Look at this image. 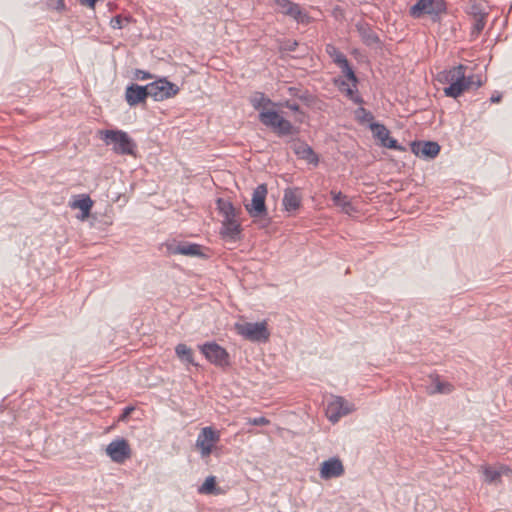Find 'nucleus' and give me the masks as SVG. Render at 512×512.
<instances>
[{"mask_svg":"<svg viewBox=\"0 0 512 512\" xmlns=\"http://www.w3.org/2000/svg\"><path fill=\"white\" fill-rule=\"evenodd\" d=\"M100 139L106 145H112V150L118 155H135L137 144L129 134L119 129L100 130Z\"/></svg>","mask_w":512,"mask_h":512,"instance_id":"obj_1","label":"nucleus"},{"mask_svg":"<svg viewBox=\"0 0 512 512\" xmlns=\"http://www.w3.org/2000/svg\"><path fill=\"white\" fill-rule=\"evenodd\" d=\"M446 11L447 6L444 0H418L410 7L409 14L415 19L428 15L432 21L436 22Z\"/></svg>","mask_w":512,"mask_h":512,"instance_id":"obj_2","label":"nucleus"},{"mask_svg":"<svg viewBox=\"0 0 512 512\" xmlns=\"http://www.w3.org/2000/svg\"><path fill=\"white\" fill-rule=\"evenodd\" d=\"M260 122L266 127L272 128L278 136L292 135L298 132L290 121L284 119L277 111L267 110L259 113Z\"/></svg>","mask_w":512,"mask_h":512,"instance_id":"obj_3","label":"nucleus"},{"mask_svg":"<svg viewBox=\"0 0 512 512\" xmlns=\"http://www.w3.org/2000/svg\"><path fill=\"white\" fill-rule=\"evenodd\" d=\"M236 330L239 335L255 343H266L270 338L266 321L236 324Z\"/></svg>","mask_w":512,"mask_h":512,"instance_id":"obj_4","label":"nucleus"},{"mask_svg":"<svg viewBox=\"0 0 512 512\" xmlns=\"http://www.w3.org/2000/svg\"><path fill=\"white\" fill-rule=\"evenodd\" d=\"M149 96L155 101H163L174 97L180 91V88L170 82L167 78L161 77L147 84Z\"/></svg>","mask_w":512,"mask_h":512,"instance_id":"obj_5","label":"nucleus"},{"mask_svg":"<svg viewBox=\"0 0 512 512\" xmlns=\"http://www.w3.org/2000/svg\"><path fill=\"white\" fill-rule=\"evenodd\" d=\"M201 353L213 365L226 368L230 366V356L225 348L214 341L206 342L199 346Z\"/></svg>","mask_w":512,"mask_h":512,"instance_id":"obj_6","label":"nucleus"},{"mask_svg":"<svg viewBox=\"0 0 512 512\" xmlns=\"http://www.w3.org/2000/svg\"><path fill=\"white\" fill-rule=\"evenodd\" d=\"M267 193L266 184H260L253 190L251 203L245 205V209L252 218L267 216L265 204Z\"/></svg>","mask_w":512,"mask_h":512,"instance_id":"obj_7","label":"nucleus"},{"mask_svg":"<svg viewBox=\"0 0 512 512\" xmlns=\"http://www.w3.org/2000/svg\"><path fill=\"white\" fill-rule=\"evenodd\" d=\"M464 71L466 66L459 64L449 69V86L444 88V94L447 97L457 98L465 91Z\"/></svg>","mask_w":512,"mask_h":512,"instance_id":"obj_8","label":"nucleus"},{"mask_svg":"<svg viewBox=\"0 0 512 512\" xmlns=\"http://www.w3.org/2000/svg\"><path fill=\"white\" fill-rule=\"evenodd\" d=\"M274 3L281 14L292 18L298 24H309L312 21L309 14L298 3L291 0H274Z\"/></svg>","mask_w":512,"mask_h":512,"instance_id":"obj_9","label":"nucleus"},{"mask_svg":"<svg viewBox=\"0 0 512 512\" xmlns=\"http://www.w3.org/2000/svg\"><path fill=\"white\" fill-rule=\"evenodd\" d=\"M220 440V433L212 427H204L196 439V447L200 450L202 457H207L211 454L213 446Z\"/></svg>","mask_w":512,"mask_h":512,"instance_id":"obj_10","label":"nucleus"},{"mask_svg":"<svg viewBox=\"0 0 512 512\" xmlns=\"http://www.w3.org/2000/svg\"><path fill=\"white\" fill-rule=\"evenodd\" d=\"M354 406L341 396H336L327 405L326 414L332 423H336L343 416L354 411Z\"/></svg>","mask_w":512,"mask_h":512,"instance_id":"obj_11","label":"nucleus"},{"mask_svg":"<svg viewBox=\"0 0 512 512\" xmlns=\"http://www.w3.org/2000/svg\"><path fill=\"white\" fill-rule=\"evenodd\" d=\"M106 453L113 462L123 463L131 456V449L126 439L118 438L107 445Z\"/></svg>","mask_w":512,"mask_h":512,"instance_id":"obj_12","label":"nucleus"},{"mask_svg":"<svg viewBox=\"0 0 512 512\" xmlns=\"http://www.w3.org/2000/svg\"><path fill=\"white\" fill-rule=\"evenodd\" d=\"M290 143L291 149L299 159L305 160L307 163L313 164L314 166L318 165V155L314 152L313 148L310 145H308L305 141L296 138L291 140Z\"/></svg>","mask_w":512,"mask_h":512,"instance_id":"obj_13","label":"nucleus"},{"mask_svg":"<svg viewBox=\"0 0 512 512\" xmlns=\"http://www.w3.org/2000/svg\"><path fill=\"white\" fill-rule=\"evenodd\" d=\"M167 251L172 255H185L191 257H205L202 252V246L196 243L189 242H175L167 244Z\"/></svg>","mask_w":512,"mask_h":512,"instance_id":"obj_14","label":"nucleus"},{"mask_svg":"<svg viewBox=\"0 0 512 512\" xmlns=\"http://www.w3.org/2000/svg\"><path fill=\"white\" fill-rule=\"evenodd\" d=\"M411 151L418 157L434 159L440 152V145L434 141H414Z\"/></svg>","mask_w":512,"mask_h":512,"instance_id":"obj_15","label":"nucleus"},{"mask_svg":"<svg viewBox=\"0 0 512 512\" xmlns=\"http://www.w3.org/2000/svg\"><path fill=\"white\" fill-rule=\"evenodd\" d=\"M147 97H149L147 85L142 86L136 83H131L126 87L125 100L131 107L145 102Z\"/></svg>","mask_w":512,"mask_h":512,"instance_id":"obj_16","label":"nucleus"},{"mask_svg":"<svg viewBox=\"0 0 512 512\" xmlns=\"http://www.w3.org/2000/svg\"><path fill=\"white\" fill-rule=\"evenodd\" d=\"M344 472V466L337 457H332L322 462L320 467V477L325 480L340 477Z\"/></svg>","mask_w":512,"mask_h":512,"instance_id":"obj_17","label":"nucleus"},{"mask_svg":"<svg viewBox=\"0 0 512 512\" xmlns=\"http://www.w3.org/2000/svg\"><path fill=\"white\" fill-rule=\"evenodd\" d=\"M356 29L365 45L375 46L380 43L378 35L374 32V30L368 23L358 22L356 24Z\"/></svg>","mask_w":512,"mask_h":512,"instance_id":"obj_18","label":"nucleus"},{"mask_svg":"<svg viewBox=\"0 0 512 512\" xmlns=\"http://www.w3.org/2000/svg\"><path fill=\"white\" fill-rule=\"evenodd\" d=\"M241 233L240 224L236 221V217L232 219H223L221 234L224 237H229L232 240L239 238Z\"/></svg>","mask_w":512,"mask_h":512,"instance_id":"obj_19","label":"nucleus"},{"mask_svg":"<svg viewBox=\"0 0 512 512\" xmlns=\"http://www.w3.org/2000/svg\"><path fill=\"white\" fill-rule=\"evenodd\" d=\"M282 202L285 210L290 212L299 208L301 200L295 190L288 188L284 192Z\"/></svg>","mask_w":512,"mask_h":512,"instance_id":"obj_20","label":"nucleus"},{"mask_svg":"<svg viewBox=\"0 0 512 512\" xmlns=\"http://www.w3.org/2000/svg\"><path fill=\"white\" fill-rule=\"evenodd\" d=\"M432 383L428 387L429 394H449L453 386L448 382H443L440 380L439 376L431 377Z\"/></svg>","mask_w":512,"mask_h":512,"instance_id":"obj_21","label":"nucleus"},{"mask_svg":"<svg viewBox=\"0 0 512 512\" xmlns=\"http://www.w3.org/2000/svg\"><path fill=\"white\" fill-rule=\"evenodd\" d=\"M175 353L177 357L184 363L191 364L193 366H197L198 364L194 362L193 352L190 347H188L184 343H180L175 347Z\"/></svg>","mask_w":512,"mask_h":512,"instance_id":"obj_22","label":"nucleus"},{"mask_svg":"<svg viewBox=\"0 0 512 512\" xmlns=\"http://www.w3.org/2000/svg\"><path fill=\"white\" fill-rule=\"evenodd\" d=\"M92 205L93 201L88 195H81L79 199H76L71 203V207L81 210L82 218L89 215Z\"/></svg>","mask_w":512,"mask_h":512,"instance_id":"obj_23","label":"nucleus"},{"mask_svg":"<svg viewBox=\"0 0 512 512\" xmlns=\"http://www.w3.org/2000/svg\"><path fill=\"white\" fill-rule=\"evenodd\" d=\"M217 208L219 210V213L224 217L225 220L236 217L235 208L233 204L228 200L218 198Z\"/></svg>","mask_w":512,"mask_h":512,"instance_id":"obj_24","label":"nucleus"},{"mask_svg":"<svg viewBox=\"0 0 512 512\" xmlns=\"http://www.w3.org/2000/svg\"><path fill=\"white\" fill-rule=\"evenodd\" d=\"M369 127L372 130L374 137L380 141V145H382L384 141H387V138L390 135V131L384 124L372 122L370 123Z\"/></svg>","mask_w":512,"mask_h":512,"instance_id":"obj_25","label":"nucleus"},{"mask_svg":"<svg viewBox=\"0 0 512 512\" xmlns=\"http://www.w3.org/2000/svg\"><path fill=\"white\" fill-rule=\"evenodd\" d=\"M198 493L205 495L219 494V489L216 487V478L214 476H208L204 483L198 488Z\"/></svg>","mask_w":512,"mask_h":512,"instance_id":"obj_26","label":"nucleus"},{"mask_svg":"<svg viewBox=\"0 0 512 512\" xmlns=\"http://www.w3.org/2000/svg\"><path fill=\"white\" fill-rule=\"evenodd\" d=\"M326 51L332 58L333 62L338 66H341L348 61L347 57L333 45H327Z\"/></svg>","mask_w":512,"mask_h":512,"instance_id":"obj_27","label":"nucleus"},{"mask_svg":"<svg viewBox=\"0 0 512 512\" xmlns=\"http://www.w3.org/2000/svg\"><path fill=\"white\" fill-rule=\"evenodd\" d=\"M488 16L487 14H484L482 16L474 18V23L470 32V35L472 38H477L480 33L483 31L485 25H486V18Z\"/></svg>","mask_w":512,"mask_h":512,"instance_id":"obj_28","label":"nucleus"},{"mask_svg":"<svg viewBox=\"0 0 512 512\" xmlns=\"http://www.w3.org/2000/svg\"><path fill=\"white\" fill-rule=\"evenodd\" d=\"M502 472L494 469L491 466H485L483 468L484 481L488 484L497 482L501 477Z\"/></svg>","mask_w":512,"mask_h":512,"instance_id":"obj_29","label":"nucleus"},{"mask_svg":"<svg viewBox=\"0 0 512 512\" xmlns=\"http://www.w3.org/2000/svg\"><path fill=\"white\" fill-rule=\"evenodd\" d=\"M339 68L341 69L342 73L345 75L347 80L352 82V86L356 87L357 83H358V79H357V76H356L353 68L349 64V61H347L343 65L339 66Z\"/></svg>","mask_w":512,"mask_h":512,"instance_id":"obj_30","label":"nucleus"},{"mask_svg":"<svg viewBox=\"0 0 512 512\" xmlns=\"http://www.w3.org/2000/svg\"><path fill=\"white\" fill-rule=\"evenodd\" d=\"M463 82L466 84L465 90H467L471 87L478 89L479 87H481L483 85V81H482L480 75L466 76V74L464 73V81Z\"/></svg>","mask_w":512,"mask_h":512,"instance_id":"obj_31","label":"nucleus"},{"mask_svg":"<svg viewBox=\"0 0 512 512\" xmlns=\"http://www.w3.org/2000/svg\"><path fill=\"white\" fill-rule=\"evenodd\" d=\"M343 92L355 104L362 105L364 103L363 98L359 94H357V86L353 88L347 86Z\"/></svg>","mask_w":512,"mask_h":512,"instance_id":"obj_32","label":"nucleus"},{"mask_svg":"<svg viewBox=\"0 0 512 512\" xmlns=\"http://www.w3.org/2000/svg\"><path fill=\"white\" fill-rule=\"evenodd\" d=\"M271 103H272L271 100L269 98H267L264 95V93H261V92L255 93V95L251 99V104L253 105V107L255 109H259L263 105L271 104Z\"/></svg>","mask_w":512,"mask_h":512,"instance_id":"obj_33","label":"nucleus"},{"mask_svg":"<svg viewBox=\"0 0 512 512\" xmlns=\"http://www.w3.org/2000/svg\"><path fill=\"white\" fill-rule=\"evenodd\" d=\"M355 115L358 121L364 123V122H371L374 119L373 114L366 110L364 107H359L355 111Z\"/></svg>","mask_w":512,"mask_h":512,"instance_id":"obj_34","label":"nucleus"},{"mask_svg":"<svg viewBox=\"0 0 512 512\" xmlns=\"http://www.w3.org/2000/svg\"><path fill=\"white\" fill-rule=\"evenodd\" d=\"M335 205L341 206L343 209L351 207V203L347 200V197L341 192H331Z\"/></svg>","mask_w":512,"mask_h":512,"instance_id":"obj_35","label":"nucleus"},{"mask_svg":"<svg viewBox=\"0 0 512 512\" xmlns=\"http://www.w3.org/2000/svg\"><path fill=\"white\" fill-rule=\"evenodd\" d=\"M131 21V17H122L121 15H116L110 21V26L113 29H122L125 24Z\"/></svg>","mask_w":512,"mask_h":512,"instance_id":"obj_36","label":"nucleus"},{"mask_svg":"<svg viewBox=\"0 0 512 512\" xmlns=\"http://www.w3.org/2000/svg\"><path fill=\"white\" fill-rule=\"evenodd\" d=\"M381 146L398 151L405 150V148L402 145H400L396 139L390 137V135L388 136L387 141H384Z\"/></svg>","mask_w":512,"mask_h":512,"instance_id":"obj_37","label":"nucleus"},{"mask_svg":"<svg viewBox=\"0 0 512 512\" xmlns=\"http://www.w3.org/2000/svg\"><path fill=\"white\" fill-rule=\"evenodd\" d=\"M287 91H288V94L292 97L299 98L300 100L308 99L306 93H302L301 89L298 87H294V86L288 87Z\"/></svg>","mask_w":512,"mask_h":512,"instance_id":"obj_38","label":"nucleus"},{"mask_svg":"<svg viewBox=\"0 0 512 512\" xmlns=\"http://www.w3.org/2000/svg\"><path fill=\"white\" fill-rule=\"evenodd\" d=\"M48 7L57 11H62L65 9L64 0H49L47 3Z\"/></svg>","mask_w":512,"mask_h":512,"instance_id":"obj_39","label":"nucleus"},{"mask_svg":"<svg viewBox=\"0 0 512 512\" xmlns=\"http://www.w3.org/2000/svg\"><path fill=\"white\" fill-rule=\"evenodd\" d=\"M134 75L137 80L141 81L153 78V75L150 72L141 69H136Z\"/></svg>","mask_w":512,"mask_h":512,"instance_id":"obj_40","label":"nucleus"},{"mask_svg":"<svg viewBox=\"0 0 512 512\" xmlns=\"http://www.w3.org/2000/svg\"><path fill=\"white\" fill-rule=\"evenodd\" d=\"M248 423L254 426L268 425L270 421L266 417H255L248 420Z\"/></svg>","mask_w":512,"mask_h":512,"instance_id":"obj_41","label":"nucleus"},{"mask_svg":"<svg viewBox=\"0 0 512 512\" xmlns=\"http://www.w3.org/2000/svg\"><path fill=\"white\" fill-rule=\"evenodd\" d=\"M469 14L471 16H473V18H476V17H479V16H482L484 14H487V12L483 11L481 6L479 4H473L471 7H470V12Z\"/></svg>","mask_w":512,"mask_h":512,"instance_id":"obj_42","label":"nucleus"},{"mask_svg":"<svg viewBox=\"0 0 512 512\" xmlns=\"http://www.w3.org/2000/svg\"><path fill=\"white\" fill-rule=\"evenodd\" d=\"M449 69H445L437 74V81L440 83L449 84Z\"/></svg>","mask_w":512,"mask_h":512,"instance_id":"obj_43","label":"nucleus"},{"mask_svg":"<svg viewBox=\"0 0 512 512\" xmlns=\"http://www.w3.org/2000/svg\"><path fill=\"white\" fill-rule=\"evenodd\" d=\"M281 105L293 112H299L300 111V107L299 105L296 103V102H293V101H290V100H287L283 103H281Z\"/></svg>","mask_w":512,"mask_h":512,"instance_id":"obj_44","label":"nucleus"},{"mask_svg":"<svg viewBox=\"0 0 512 512\" xmlns=\"http://www.w3.org/2000/svg\"><path fill=\"white\" fill-rule=\"evenodd\" d=\"M134 410L133 406H127L123 409L121 415L119 416V421H125L128 416L131 414V412Z\"/></svg>","mask_w":512,"mask_h":512,"instance_id":"obj_45","label":"nucleus"},{"mask_svg":"<svg viewBox=\"0 0 512 512\" xmlns=\"http://www.w3.org/2000/svg\"><path fill=\"white\" fill-rule=\"evenodd\" d=\"M335 84L338 86L339 90L342 92L344 91V89L349 86V84L347 83V81L345 80H335Z\"/></svg>","mask_w":512,"mask_h":512,"instance_id":"obj_46","label":"nucleus"},{"mask_svg":"<svg viewBox=\"0 0 512 512\" xmlns=\"http://www.w3.org/2000/svg\"><path fill=\"white\" fill-rule=\"evenodd\" d=\"M98 0H79V2L84 5V6H88L90 8H94L95 7V4Z\"/></svg>","mask_w":512,"mask_h":512,"instance_id":"obj_47","label":"nucleus"},{"mask_svg":"<svg viewBox=\"0 0 512 512\" xmlns=\"http://www.w3.org/2000/svg\"><path fill=\"white\" fill-rule=\"evenodd\" d=\"M501 98H502V95L501 94H493L491 97H490V101L491 103H498L501 101Z\"/></svg>","mask_w":512,"mask_h":512,"instance_id":"obj_48","label":"nucleus"}]
</instances>
